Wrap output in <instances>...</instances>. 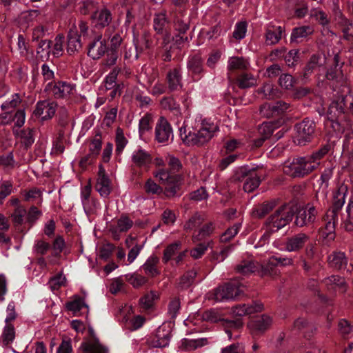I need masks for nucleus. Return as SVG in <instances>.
Instances as JSON below:
<instances>
[{"mask_svg": "<svg viewBox=\"0 0 353 353\" xmlns=\"http://www.w3.org/2000/svg\"><path fill=\"white\" fill-rule=\"evenodd\" d=\"M218 130L216 124L203 119L194 128L183 126L179 129V134L183 142L188 146L201 145L208 142Z\"/></svg>", "mask_w": 353, "mask_h": 353, "instance_id": "f257e3e1", "label": "nucleus"}, {"mask_svg": "<svg viewBox=\"0 0 353 353\" xmlns=\"http://www.w3.org/2000/svg\"><path fill=\"white\" fill-rule=\"evenodd\" d=\"M344 107L345 99L339 97L330 103L327 112V121L325 125L331 127L337 134H342L344 132V127L340 123L344 118Z\"/></svg>", "mask_w": 353, "mask_h": 353, "instance_id": "f03ea898", "label": "nucleus"}, {"mask_svg": "<svg viewBox=\"0 0 353 353\" xmlns=\"http://www.w3.org/2000/svg\"><path fill=\"white\" fill-rule=\"evenodd\" d=\"M316 165L309 161L306 157H299L285 161L283 171L292 177H303L316 170Z\"/></svg>", "mask_w": 353, "mask_h": 353, "instance_id": "7ed1b4c3", "label": "nucleus"}, {"mask_svg": "<svg viewBox=\"0 0 353 353\" xmlns=\"http://www.w3.org/2000/svg\"><path fill=\"white\" fill-rule=\"evenodd\" d=\"M242 285L235 283H225L219 286L213 292L208 294L209 300H214L215 302L227 301L239 296L242 292Z\"/></svg>", "mask_w": 353, "mask_h": 353, "instance_id": "20e7f679", "label": "nucleus"}, {"mask_svg": "<svg viewBox=\"0 0 353 353\" xmlns=\"http://www.w3.org/2000/svg\"><path fill=\"white\" fill-rule=\"evenodd\" d=\"M295 210L292 205H285L277 210L269 219L268 223L272 231H276L292 221Z\"/></svg>", "mask_w": 353, "mask_h": 353, "instance_id": "39448f33", "label": "nucleus"}, {"mask_svg": "<svg viewBox=\"0 0 353 353\" xmlns=\"http://www.w3.org/2000/svg\"><path fill=\"white\" fill-rule=\"evenodd\" d=\"M154 176L163 185H165V194L168 196H174L178 190L179 186L176 183L180 180L179 175H174L170 171L164 168H159L154 172Z\"/></svg>", "mask_w": 353, "mask_h": 353, "instance_id": "423d86ee", "label": "nucleus"}, {"mask_svg": "<svg viewBox=\"0 0 353 353\" xmlns=\"http://www.w3.org/2000/svg\"><path fill=\"white\" fill-rule=\"evenodd\" d=\"M295 130L294 142L298 145H303L313 138L315 123L313 121L306 119L296 124Z\"/></svg>", "mask_w": 353, "mask_h": 353, "instance_id": "0eeeda50", "label": "nucleus"}, {"mask_svg": "<svg viewBox=\"0 0 353 353\" xmlns=\"http://www.w3.org/2000/svg\"><path fill=\"white\" fill-rule=\"evenodd\" d=\"M235 179L243 182L245 192H251L257 188L260 184V178L254 170H248L241 168L235 174Z\"/></svg>", "mask_w": 353, "mask_h": 353, "instance_id": "6e6552de", "label": "nucleus"}, {"mask_svg": "<svg viewBox=\"0 0 353 353\" xmlns=\"http://www.w3.org/2000/svg\"><path fill=\"white\" fill-rule=\"evenodd\" d=\"M290 105L284 101H276L273 103H265L259 109L260 114L266 118L279 116L286 112Z\"/></svg>", "mask_w": 353, "mask_h": 353, "instance_id": "1a4fd4ad", "label": "nucleus"}, {"mask_svg": "<svg viewBox=\"0 0 353 353\" xmlns=\"http://www.w3.org/2000/svg\"><path fill=\"white\" fill-rule=\"evenodd\" d=\"M155 139L162 143H167L173 139L172 127L164 117H160L156 124Z\"/></svg>", "mask_w": 353, "mask_h": 353, "instance_id": "9d476101", "label": "nucleus"}, {"mask_svg": "<svg viewBox=\"0 0 353 353\" xmlns=\"http://www.w3.org/2000/svg\"><path fill=\"white\" fill-rule=\"evenodd\" d=\"M108 50L105 39L101 34H98L88 45V55L92 59H99Z\"/></svg>", "mask_w": 353, "mask_h": 353, "instance_id": "9b49d317", "label": "nucleus"}, {"mask_svg": "<svg viewBox=\"0 0 353 353\" xmlns=\"http://www.w3.org/2000/svg\"><path fill=\"white\" fill-rule=\"evenodd\" d=\"M132 165L142 170H148L152 161V155L143 149L135 150L131 156Z\"/></svg>", "mask_w": 353, "mask_h": 353, "instance_id": "f8f14e48", "label": "nucleus"}, {"mask_svg": "<svg viewBox=\"0 0 353 353\" xmlns=\"http://www.w3.org/2000/svg\"><path fill=\"white\" fill-rule=\"evenodd\" d=\"M316 214L315 207L308 204L297 212L295 224L299 227L308 225L315 221Z\"/></svg>", "mask_w": 353, "mask_h": 353, "instance_id": "ddd939ff", "label": "nucleus"}, {"mask_svg": "<svg viewBox=\"0 0 353 353\" xmlns=\"http://www.w3.org/2000/svg\"><path fill=\"white\" fill-rule=\"evenodd\" d=\"M310 241V236L305 233H298L287 238L285 242V250L298 252L302 250Z\"/></svg>", "mask_w": 353, "mask_h": 353, "instance_id": "4468645a", "label": "nucleus"}, {"mask_svg": "<svg viewBox=\"0 0 353 353\" xmlns=\"http://www.w3.org/2000/svg\"><path fill=\"white\" fill-rule=\"evenodd\" d=\"M57 103L51 101H42L37 103L34 114L42 120L52 118L56 112Z\"/></svg>", "mask_w": 353, "mask_h": 353, "instance_id": "2eb2a0df", "label": "nucleus"}, {"mask_svg": "<svg viewBox=\"0 0 353 353\" xmlns=\"http://www.w3.org/2000/svg\"><path fill=\"white\" fill-rule=\"evenodd\" d=\"M45 90L56 98H63L72 93L73 87L65 82L48 83Z\"/></svg>", "mask_w": 353, "mask_h": 353, "instance_id": "dca6fc26", "label": "nucleus"}, {"mask_svg": "<svg viewBox=\"0 0 353 353\" xmlns=\"http://www.w3.org/2000/svg\"><path fill=\"white\" fill-rule=\"evenodd\" d=\"M95 189L103 197H107L112 190L111 181L102 166L99 167Z\"/></svg>", "mask_w": 353, "mask_h": 353, "instance_id": "f3484780", "label": "nucleus"}, {"mask_svg": "<svg viewBox=\"0 0 353 353\" xmlns=\"http://www.w3.org/2000/svg\"><path fill=\"white\" fill-rule=\"evenodd\" d=\"M347 192L346 185H342L334 192L333 204L331 210H328V216L334 217L335 214H338L345 201V194Z\"/></svg>", "mask_w": 353, "mask_h": 353, "instance_id": "a211bd4d", "label": "nucleus"}, {"mask_svg": "<svg viewBox=\"0 0 353 353\" xmlns=\"http://www.w3.org/2000/svg\"><path fill=\"white\" fill-rule=\"evenodd\" d=\"M272 320L270 316L268 315H262L252 320L248 327L252 334H259L267 330L272 325Z\"/></svg>", "mask_w": 353, "mask_h": 353, "instance_id": "6ab92c4d", "label": "nucleus"}, {"mask_svg": "<svg viewBox=\"0 0 353 353\" xmlns=\"http://www.w3.org/2000/svg\"><path fill=\"white\" fill-rule=\"evenodd\" d=\"M82 353H109L108 349L101 343L98 339L92 337L81 344Z\"/></svg>", "mask_w": 353, "mask_h": 353, "instance_id": "aec40b11", "label": "nucleus"}, {"mask_svg": "<svg viewBox=\"0 0 353 353\" xmlns=\"http://www.w3.org/2000/svg\"><path fill=\"white\" fill-rule=\"evenodd\" d=\"M283 28L281 26H276L272 23L265 27V41L266 45L272 46L276 44L281 39Z\"/></svg>", "mask_w": 353, "mask_h": 353, "instance_id": "412c9836", "label": "nucleus"}, {"mask_svg": "<svg viewBox=\"0 0 353 353\" xmlns=\"http://www.w3.org/2000/svg\"><path fill=\"white\" fill-rule=\"evenodd\" d=\"M133 225V221L131 220L128 216L122 215L117 220V225H111L110 230L112 234L113 238L115 240L120 239V232H125L128 231Z\"/></svg>", "mask_w": 353, "mask_h": 353, "instance_id": "4be33fe9", "label": "nucleus"}, {"mask_svg": "<svg viewBox=\"0 0 353 353\" xmlns=\"http://www.w3.org/2000/svg\"><path fill=\"white\" fill-rule=\"evenodd\" d=\"M263 305L260 302H252V303L241 304L233 307L232 312L234 315L243 316L255 312L262 311Z\"/></svg>", "mask_w": 353, "mask_h": 353, "instance_id": "5701e85b", "label": "nucleus"}, {"mask_svg": "<svg viewBox=\"0 0 353 353\" xmlns=\"http://www.w3.org/2000/svg\"><path fill=\"white\" fill-rule=\"evenodd\" d=\"M187 68L194 81L199 79V76L203 72V61L201 56L195 54L190 57L187 63Z\"/></svg>", "mask_w": 353, "mask_h": 353, "instance_id": "b1692460", "label": "nucleus"}, {"mask_svg": "<svg viewBox=\"0 0 353 353\" xmlns=\"http://www.w3.org/2000/svg\"><path fill=\"white\" fill-rule=\"evenodd\" d=\"M327 261L330 267L342 270L347 267V259L343 252H333L328 256Z\"/></svg>", "mask_w": 353, "mask_h": 353, "instance_id": "393cba45", "label": "nucleus"}, {"mask_svg": "<svg viewBox=\"0 0 353 353\" xmlns=\"http://www.w3.org/2000/svg\"><path fill=\"white\" fill-rule=\"evenodd\" d=\"M81 48L80 36L78 34L76 27L71 28L68 34L67 52L70 54H74Z\"/></svg>", "mask_w": 353, "mask_h": 353, "instance_id": "a878e982", "label": "nucleus"}, {"mask_svg": "<svg viewBox=\"0 0 353 353\" xmlns=\"http://www.w3.org/2000/svg\"><path fill=\"white\" fill-rule=\"evenodd\" d=\"M181 72L180 69L174 68L170 70L167 74L168 88L171 91L179 90L182 88Z\"/></svg>", "mask_w": 353, "mask_h": 353, "instance_id": "bb28decb", "label": "nucleus"}, {"mask_svg": "<svg viewBox=\"0 0 353 353\" xmlns=\"http://www.w3.org/2000/svg\"><path fill=\"white\" fill-rule=\"evenodd\" d=\"M324 284L330 290H340L342 292L346 291L347 285L344 278L332 275L323 281Z\"/></svg>", "mask_w": 353, "mask_h": 353, "instance_id": "cd10ccee", "label": "nucleus"}, {"mask_svg": "<svg viewBox=\"0 0 353 353\" xmlns=\"http://www.w3.org/2000/svg\"><path fill=\"white\" fill-rule=\"evenodd\" d=\"M236 270L242 274L261 273V265L253 260H243L236 265Z\"/></svg>", "mask_w": 353, "mask_h": 353, "instance_id": "c85d7f7f", "label": "nucleus"}, {"mask_svg": "<svg viewBox=\"0 0 353 353\" xmlns=\"http://www.w3.org/2000/svg\"><path fill=\"white\" fill-rule=\"evenodd\" d=\"M92 186L88 183L81 190V203L85 210H92V207L95 206V201L91 198Z\"/></svg>", "mask_w": 353, "mask_h": 353, "instance_id": "c756f323", "label": "nucleus"}, {"mask_svg": "<svg viewBox=\"0 0 353 353\" xmlns=\"http://www.w3.org/2000/svg\"><path fill=\"white\" fill-rule=\"evenodd\" d=\"M92 18L97 26L103 28L110 23L112 15L110 10L103 8L94 12Z\"/></svg>", "mask_w": 353, "mask_h": 353, "instance_id": "7c9ffc66", "label": "nucleus"}, {"mask_svg": "<svg viewBox=\"0 0 353 353\" xmlns=\"http://www.w3.org/2000/svg\"><path fill=\"white\" fill-rule=\"evenodd\" d=\"M159 259L155 255L150 256L142 265V268L145 274L154 277L159 274L157 269V265Z\"/></svg>", "mask_w": 353, "mask_h": 353, "instance_id": "2f4dec72", "label": "nucleus"}, {"mask_svg": "<svg viewBox=\"0 0 353 353\" xmlns=\"http://www.w3.org/2000/svg\"><path fill=\"white\" fill-rule=\"evenodd\" d=\"M314 31V30L313 27L310 26H303L295 28L292 32L290 40L292 42H299V41L303 38L311 35Z\"/></svg>", "mask_w": 353, "mask_h": 353, "instance_id": "473e14b6", "label": "nucleus"}, {"mask_svg": "<svg viewBox=\"0 0 353 353\" xmlns=\"http://www.w3.org/2000/svg\"><path fill=\"white\" fill-rule=\"evenodd\" d=\"M258 132L260 137L253 141L255 147L262 145L265 140L270 137L273 132L272 127L268 123H263L259 126Z\"/></svg>", "mask_w": 353, "mask_h": 353, "instance_id": "72a5a7b5", "label": "nucleus"}, {"mask_svg": "<svg viewBox=\"0 0 353 353\" xmlns=\"http://www.w3.org/2000/svg\"><path fill=\"white\" fill-rule=\"evenodd\" d=\"M339 221L338 214H335L334 217L328 216V211L325 216V225L322 231L323 236L325 237L333 238V234L335 229V225Z\"/></svg>", "mask_w": 353, "mask_h": 353, "instance_id": "f704fd0d", "label": "nucleus"}, {"mask_svg": "<svg viewBox=\"0 0 353 353\" xmlns=\"http://www.w3.org/2000/svg\"><path fill=\"white\" fill-rule=\"evenodd\" d=\"M15 338V330L12 323H6L3 333L0 337V342L3 345L11 343Z\"/></svg>", "mask_w": 353, "mask_h": 353, "instance_id": "c9c22d12", "label": "nucleus"}, {"mask_svg": "<svg viewBox=\"0 0 353 353\" xmlns=\"http://www.w3.org/2000/svg\"><path fill=\"white\" fill-rule=\"evenodd\" d=\"M237 83L240 88H249L256 85V79L250 73H242L238 77Z\"/></svg>", "mask_w": 353, "mask_h": 353, "instance_id": "e433bc0d", "label": "nucleus"}, {"mask_svg": "<svg viewBox=\"0 0 353 353\" xmlns=\"http://www.w3.org/2000/svg\"><path fill=\"white\" fill-rule=\"evenodd\" d=\"M83 307H88L84 299L75 296L73 299L66 303V308L74 315H77Z\"/></svg>", "mask_w": 353, "mask_h": 353, "instance_id": "4c0bfd02", "label": "nucleus"}, {"mask_svg": "<svg viewBox=\"0 0 353 353\" xmlns=\"http://www.w3.org/2000/svg\"><path fill=\"white\" fill-rule=\"evenodd\" d=\"M204 221V216L199 213H195L184 224L183 228L186 232H191L199 228Z\"/></svg>", "mask_w": 353, "mask_h": 353, "instance_id": "58836bf2", "label": "nucleus"}, {"mask_svg": "<svg viewBox=\"0 0 353 353\" xmlns=\"http://www.w3.org/2000/svg\"><path fill=\"white\" fill-rule=\"evenodd\" d=\"M250 66V63L242 57H231L228 61V69L245 70Z\"/></svg>", "mask_w": 353, "mask_h": 353, "instance_id": "ea45409f", "label": "nucleus"}, {"mask_svg": "<svg viewBox=\"0 0 353 353\" xmlns=\"http://www.w3.org/2000/svg\"><path fill=\"white\" fill-rule=\"evenodd\" d=\"M207 344V339L205 338H200L196 339H185L182 341V345L185 350H194L198 347H203Z\"/></svg>", "mask_w": 353, "mask_h": 353, "instance_id": "a19ab883", "label": "nucleus"}, {"mask_svg": "<svg viewBox=\"0 0 353 353\" xmlns=\"http://www.w3.org/2000/svg\"><path fill=\"white\" fill-rule=\"evenodd\" d=\"M275 205L274 201L264 203L252 210V215L261 218L265 216Z\"/></svg>", "mask_w": 353, "mask_h": 353, "instance_id": "79ce46f5", "label": "nucleus"}, {"mask_svg": "<svg viewBox=\"0 0 353 353\" xmlns=\"http://www.w3.org/2000/svg\"><path fill=\"white\" fill-rule=\"evenodd\" d=\"M181 245V244L179 241H176L168 245L163 252V256L162 258L163 262L165 263H168L180 249Z\"/></svg>", "mask_w": 353, "mask_h": 353, "instance_id": "37998d69", "label": "nucleus"}, {"mask_svg": "<svg viewBox=\"0 0 353 353\" xmlns=\"http://www.w3.org/2000/svg\"><path fill=\"white\" fill-rule=\"evenodd\" d=\"M196 316L202 321L215 323L221 319L219 313L214 310H210L203 312H198Z\"/></svg>", "mask_w": 353, "mask_h": 353, "instance_id": "c03bdc74", "label": "nucleus"}, {"mask_svg": "<svg viewBox=\"0 0 353 353\" xmlns=\"http://www.w3.org/2000/svg\"><path fill=\"white\" fill-rule=\"evenodd\" d=\"M63 43H64V37L63 34L57 35L52 45V48L50 52H52V54L54 57H59L62 55L63 51Z\"/></svg>", "mask_w": 353, "mask_h": 353, "instance_id": "a18cd8bd", "label": "nucleus"}, {"mask_svg": "<svg viewBox=\"0 0 353 353\" xmlns=\"http://www.w3.org/2000/svg\"><path fill=\"white\" fill-rule=\"evenodd\" d=\"M329 150L330 147L328 145H324L312 155L307 156L306 157L311 163H316L317 164V169L320 165V160L328 152Z\"/></svg>", "mask_w": 353, "mask_h": 353, "instance_id": "49530a36", "label": "nucleus"}, {"mask_svg": "<svg viewBox=\"0 0 353 353\" xmlns=\"http://www.w3.org/2000/svg\"><path fill=\"white\" fill-rule=\"evenodd\" d=\"M310 16L323 26H326L330 23V19L327 14L321 10H312Z\"/></svg>", "mask_w": 353, "mask_h": 353, "instance_id": "de8ad7c7", "label": "nucleus"}, {"mask_svg": "<svg viewBox=\"0 0 353 353\" xmlns=\"http://www.w3.org/2000/svg\"><path fill=\"white\" fill-rule=\"evenodd\" d=\"M121 69L119 67L113 68L111 72L106 77L104 81V86L107 90H111L116 85V80Z\"/></svg>", "mask_w": 353, "mask_h": 353, "instance_id": "09e8293b", "label": "nucleus"}, {"mask_svg": "<svg viewBox=\"0 0 353 353\" xmlns=\"http://www.w3.org/2000/svg\"><path fill=\"white\" fill-rule=\"evenodd\" d=\"M139 48L137 43H135V48L132 46H125L124 52H123V57L124 59L128 61V62H131L133 60H137L139 58Z\"/></svg>", "mask_w": 353, "mask_h": 353, "instance_id": "8fccbe9b", "label": "nucleus"}, {"mask_svg": "<svg viewBox=\"0 0 353 353\" xmlns=\"http://www.w3.org/2000/svg\"><path fill=\"white\" fill-rule=\"evenodd\" d=\"M106 57L103 59L101 64L106 68H110L116 64L119 57L118 51L107 50Z\"/></svg>", "mask_w": 353, "mask_h": 353, "instance_id": "3c124183", "label": "nucleus"}, {"mask_svg": "<svg viewBox=\"0 0 353 353\" xmlns=\"http://www.w3.org/2000/svg\"><path fill=\"white\" fill-rule=\"evenodd\" d=\"M158 295L156 292L151 291L140 299L139 303L143 309L150 308L154 303V301L157 299Z\"/></svg>", "mask_w": 353, "mask_h": 353, "instance_id": "603ef678", "label": "nucleus"}, {"mask_svg": "<svg viewBox=\"0 0 353 353\" xmlns=\"http://www.w3.org/2000/svg\"><path fill=\"white\" fill-rule=\"evenodd\" d=\"M196 276L195 270H190L187 272L181 278L179 282V285L181 288H187L190 287L194 281Z\"/></svg>", "mask_w": 353, "mask_h": 353, "instance_id": "864d4df0", "label": "nucleus"}, {"mask_svg": "<svg viewBox=\"0 0 353 353\" xmlns=\"http://www.w3.org/2000/svg\"><path fill=\"white\" fill-rule=\"evenodd\" d=\"M214 227L212 223H210L203 225L199 231L198 234H194L192 236V240L194 241H198L204 238L206 236L210 235L214 230Z\"/></svg>", "mask_w": 353, "mask_h": 353, "instance_id": "5fc2aeb1", "label": "nucleus"}, {"mask_svg": "<svg viewBox=\"0 0 353 353\" xmlns=\"http://www.w3.org/2000/svg\"><path fill=\"white\" fill-rule=\"evenodd\" d=\"M168 23L164 13H158L154 18V28L158 32H161Z\"/></svg>", "mask_w": 353, "mask_h": 353, "instance_id": "6e6d98bb", "label": "nucleus"}, {"mask_svg": "<svg viewBox=\"0 0 353 353\" xmlns=\"http://www.w3.org/2000/svg\"><path fill=\"white\" fill-rule=\"evenodd\" d=\"M123 35L121 32H115L112 36L109 37L110 49L113 51H118V48L122 44L123 41Z\"/></svg>", "mask_w": 353, "mask_h": 353, "instance_id": "4d7b16f0", "label": "nucleus"}, {"mask_svg": "<svg viewBox=\"0 0 353 353\" xmlns=\"http://www.w3.org/2000/svg\"><path fill=\"white\" fill-rule=\"evenodd\" d=\"M259 93H263L265 98L268 99H274L277 96L278 91L274 89L272 84L267 83L259 90Z\"/></svg>", "mask_w": 353, "mask_h": 353, "instance_id": "13d9d810", "label": "nucleus"}, {"mask_svg": "<svg viewBox=\"0 0 353 353\" xmlns=\"http://www.w3.org/2000/svg\"><path fill=\"white\" fill-rule=\"evenodd\" d=\"M116 153L119 154L122 152L123 150L126 145L127 140L125 138L123 133L121 130L118 129L117 130L116 138Z\"/></svg>", "mask_w": 353, "mask_h": 353, "instance_id": "bf43d9fd", "label": "nucleus"}, {"mask_svg": "<svg viewBox=\"0 0 353 353\" xmlns=\"http://www.w3.org/2000/svg\"><path fill=\"white\" fill-rule=\"evenodd\" d=\"M50 248V245L43 240H37L33 246V252L38 255H45Z\"/></svg>", "mask_w": 353, "mask_h": 353, "instance_id": "052dcab7", "label": "nucleus"}, {"mask_svg": "<svg viewBox=\"0 0 353 353\" xmlns=\"http://www.w3.org/2000/svg\"><path fill=\"white\" fill-rule=\"evenodd\" d=\"M320 57L316 54H314L311 57L309 62L305 67L304 70V77H306L308 74L312 73L317 67L319 65Z\"/></svg>", "mask_w": 353, "mask_h": 353, "instance_id": "680f3d73", "label": "nucleus"}, {"mask_svg": "<svg viewBox=\"0 0 353 353\" xmlns=\"http://www.w3.org/2000/svg\"><path fill=\"white\" fill-rule=\"evenodd\" d=\"M338 329L340 334L344 336H349L353 331V325L345 319H341L338 323Z\"/></svg>", "mask_w": 353, "mask_h": 353, "instance_id": "e2e57ef3", "label": "nucleus"}, {"mask_svg": "<svg viewBox=\"0 0 353 353\" xmlns=\"http://www.w3.org/2000/svg\"><path fill=\"white\" fill-rule=\"evenodd\" d=\"M26 210L22 206H17L12 214V219L15 225H21L24 221Z\"/></svg>", "mask_w": 353, "mask_h": 353, "instance_id": "0e129e2a", "label": "nucleus"}, {"mask_svg": "<svg viewBox=\"0 0 353 353\" xmlns=\"http://www.w3.org/2000/svg\"><path fill=\"white\" fill-rule=\"evenodd\" d=\"M247 32V23L245 21H241L235 25L233 32V37L237 40H241L245 37Z\"/></svg>", "mask_w": 353, "mask_h": 353, "instance_id": "69168bd1", "label": "nucleus"}, {"mask_svg": "<svg viewBox=\"0 0 353 353\" xmlns=\"http://www.w3.org/2000/svg\"><path fill=\"white\" fill-rule=\"evenodd\" d=\"M165 159L169 165L170 172H177L182 169V164L178 158L172 154H168Z\"/></svg>", "mask_w": 353, "mask_h": 353, "instance_id": "338daca9", "label": "nucleus"}, {"mask_svg": "<svg viewBox=\"0 0 353 353\" xmlns=\"http://www.w3.org/2000/svg\"><path fill=\"white\" fill-rule=\"evenodd\" d=\"M339 23H341L343 26V32L344 34V37L346 39H349L353 34V25L350 23L349 21L344 18L341 14L339 17Z\"/></svg>", "mask_w": 353, "mask_h": 353, "instance_id": "774afa93", "label": "nucleus"}]
</instances>
